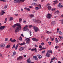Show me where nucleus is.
<instances>
[{
    "instance_id": "f257e3e1",
    "label": "nucleus",
    "mask_w": 63,
    "mask_h": 63,
    "mask_svg": "<svg viewBox=\"0 0 63 63\" xmlns=\"http://www.w3.org/2000/svg\"><path fill=\"white\" fill-rule=\"evenodd\" d=\"M17 26H18L16 28V29L15 30V32L16 33L17 32H18L19 31V30L21 29V28L20 24H17Z\"/></svg>"
},
{
    "instance_id": "f03ea898",
    "label": "nucleus",
    "mask_w": 63,
    "mask_h": 63,
    "mask_svg": "<svg viewBox=\"0 0 63 63\" xmlns=\"http://www.w3.org/2000/svg\"><path fill=\"white\" fill-rule=\"evenodd\" d=\"M33 28L35 32H38V31H39V28L37 27L34 26L33 27Z\"/></svg>"
},
{
    "instance_id": "7ed1b4c3",
    "label": "nucleus",
    "mask_w": 63,
    "mask_h": 63,
    "mask_svg": "<svg viewBox=\"0 0 63 63\" xmlns=\"http://www.w3.org/2000/svg\"><path fill=\"white\" fill-rule=\"evenodd\" d=\"M28 27V26L26 25L24 27L23 29V31H29V29L27 28Z\"/></svg>"
},
{
    "instance_id": "20e7f679",
    "label": "nucleus",
    "mask_w": 63,
    "mask_h": 63,
    "mask_svg": "<svg viewBox=\"0 0 63 63\" xmlns=\"http://www.w3.org/2000/svg\"><path fill=\"white\" fill-rule=\"evenodd\" d=\"M51 16H52V15L51 14H49V13L47 14V15L46 16L49 19H50Z\"/></svg>"
},
{
    "instance_id": "39448f33",
    "label": "nucleus",
    "mask_w": 63,
    "mask_h": 63,
    "mask_svg": "<svg viewBox=\"0 0 63 63\" xmlns=\"http://www.w3.org/2000/svg\"><path fill=\"white\" fill-rule=\"evenodd\" d=\"M4 13H5L4 12V10H1V13H0V16H2V15H3L4 14Z\"/></svg>"
},
{
    "instance_id": "423d86ee",
    "label": "nucleus",
    "mask_w": 63,
    "mask_h": 63,
    "mask_svg": "<svg viewBox=\"0 0 63 63\" xmlns=\"http://www.w3.org/2000/svg\"><path fill=\"white\" fill-rule=\"evenodd\" d=\"M30 39H28L26 41V44H30Z\"/></svg>"
},
{
    "instance_id": "0eeeda50",
    "label": "nucleus",
    "mask_w": 63,
    "mask_h": 63,
    "mask_svg": "<svg viewBox=\"0 0 63 63\" xmlns=\"http://www.w3.org/2000/svg\"><path fill=\"white\" fill-rule=\"evenodd\" d=\"M35 22L36 23H41V20H35Z\"/></svg>"
},
{
    "instance_id": "6e6552de",
    "label": "nucleus",
    "mask_w": 63,
    "mask_h": 63,
    "mask_svg": "<svg viewBox=\"0 0 63 63\" xmlns=\"http://www.w3.org/2000/svg\"><path fill=\"white\" fill-rule=\"evenodd\" d=\"M32 40H33V41H35V42H37V41H38L39 40L38 39H36V38H33L32 39Z\"/></svg>"
},
{
    "instance_id": "1a4fd4ad",
    "label": "nucleus",
    "mask_w": 63,
    "mask_h": 63,
    "mask_svg": "<svg viewBox=\"0 0 63 63\" xmlns=\"http://www.w3.org/2000/svg\"><path fill=\"white\" fill-rule=\"evenodd\" d=\"M31 51H33L34 50H35V52H37V48H33V49H31Z\"/></svg>"
},
{
    "instance_id": "9d476101",
    "label": "nucleus",
    "mask_w": 63,
    "mask_h": 63,
    "mask_svg": "<svg viewBox=\"0 0 63 63\" xmlns=\"http://www.w3.org/2000/svg\"><path fill=\"white\" fill-rule=\"evenodd\" d=\"M5 28V26H1L0 27V30H3V29H4V28Z\"/></svg>"
},
{
    "instance_id": "9b49d317",
    "label": "nucleus",
    "mask_w": 63,
    "mask_h": 63,
    "mask_svg": "<svg viewBox=\"0 0 63 63\" xmlns=\"http://www.w3.org/2000/svg\"><path fill=\"white\" fill-rule=\"evenodd\" d=\"M0 46L1 47H4L5 46V45L4 44L1 43L0 45Z\"/></svg>"
},
{
    "instance_id": "f8f14e48",
    "label": "nucleus",
    "mask_w": 63,
    "mask_h": 63,
    "mask_svg": "<svg viewBox=\"0 0 63 63\" xmlns=\"http://www.w3.org/2000/svg\"><path fill=\"white\" fill-rule=\"evenodd\" d=\"M23 57L20 56L19 57H18L17 58V60H21V59Z\"/></svg>"
},
{
    "instance_id": "ddd939ff",
    "label": "nucleus",
    "mask_w": 63,
    "mask_h": 63,
    "mask_svg": "<svg viewBox=\"0 0 63 63\" xmlns=\"http://www.w3.org/2000/svg\"><path fill=\"white\" fill-rule=\"evenodd\" d=\"M46 56H47V57H49V56H50V54L48 53V52H47Z\"/></svg>"
},
{
    "instance_id": "4468645a",
    "label": "nucleus",
    "mask_w": 63,
    "mask_h": 63,
    "mask_svg": "<svg viewBox=\"0 0 63 63\" xmlns=\"http://www.w3.org/2000/svg\"><path fill=\"white\" fill-rule=\"evenodd\" d=\"M27 62L28 63H31V60L29 58L27 60Z\"/></svg>"
},
{
    "instance_id": "2eb2a0df",
    "label": "nucleus",
    "mask_w": 63,
    "mask_h": 63,
    "mask_svg": "<svg viewBox=\"0 0 63 63\" xmlns=\"http://www.w3.org/2000/svg\"><path fill=\"white\" fill-rule=\"evenodd\" d=\"M55 24V22L54 21H52L51 22V24L52 25H54Z\"/></svg>"
},
{
    "instance_id": "dca6fc26",
    "label": "nucleus",
    "mask_w": 63,
    "mask_h": 63,
    "mask_svg": "<svg viewBox=\"0 0 63 63\" xmlns=\"http://www.w3.org/2000/svg\"><path fill=\"white\" fill-rule=\"evenodd\" d=\"M24 9H25V10H27L28 11H30V9L27 7H25L24 8Z\"/></svg>"
},
{
    "instance_id": "f3484780",
    "label": "nucleus",
    "mask_w": 63,
    "mask_h": 63,
    "mask_svg": "<svg viewBox=\"0 0 63 63\" xmlns=\"http://www.w3.org/2000/svg\"><path fill=\"white\" fill-rule=\"evenodd\" d=\"M37 56L39 58V59H42V56H41V55H37Z\"/></svg>"
},
{
    "instance_id": "a211bd4d",
    "label": "nucleus",
    "mask_w": 63,
    "mask_h": 63,
    "mask_svg": "<svg viewBox=\"0 0 63 63\" xmlns=\"http://www.w3.org/2000/svg\"><path fill=\"white\" fill-rule=\"evenodd\" d=\"M47 8L49 11H50L51 9V7H50V6H48L47 7Z\"/></svg>"
},
{
    "instance_id": "6ab92c4d",
    "label": "nucleus",
    "mask_w": 63,
    "mask_h": 63,
    "mask_svg": "<svg viewBox=\"0 0 63 63\" xmlns=\"http://www.w3.org/2000/svg\"><path fill=\"white\" fill-rule=\"evenodd\" d=\"M33 58H34L36 60H38V59H37V56H33Z\"/></svg>"
},
{
    "instance_id": "aec40b11",
    "label": "nucleus",
    "mask_w": 63,
    "mask_h": 63,
    "mask_svg": "<svg viewBox=\"0 0 63 63\" xmlns=\"http://www.w3.org/2000/svg\"><path fill=\"white\" fill-rule=\"evenodd\" d=\"M26 44V43L25 42H23L21 44L19 43V45L21 46H22V45H25Z\"/></svg>"
},
{
    "instance_id": "412c9836",
    "label": "nucleus",
    "mask_w": 63,
    "mask_h": 63,
    "mask_svg": "<svg viewBox=\"0 0 63 63\" xmlns=\"http://www.w3.org/2000/svg\"><path fill=\"white\" fill-rule=\"evenodd\" d=\"M47 52H49V53L51 54L52 53V51L49 50L47 51Z\"/></svg>"
},
{
    "instance_id": "4be33fe9",
    "label": "nucleus",
    "mask_w": 63,
    "mask_h": 63,
    "mask_svg": "<svg viewBox=\"0 0 63 63\" xmlns=\"http://www.w3.org/2000/svg\"><path fill=\"white\" fill-rule=\"evenodd\" d=\"M58 2V1L57 0H56L54 1V5H55L56 4H57Z\"/></svg>"
},
{
    "instance_id": "5701e85b",
    "label": "nucleus",
    "mask_w": 63,
    "mask_h": 63,
    "mask_svg": "<svg viewBox=\"0 0 63 63\" xmlns=\"http://www.w3.org/2000/svg\"><path fill=\"white\" fill-rule=\"evenodd\" d=\"M24 48L23 47H21L19 49V50L21 51V50H23V49H24Z\"/></svg>"
},
{
    "instance_id": "b1692460",
    "label": "nucleus",
    "mask_w": 63,
    "mask_h": 63,
    "mask_svg": "<svg viewBox=\"0 0 63 63\" xmlns=\"http://www.w3.org/2000/svg\"><path fill=\"white\" fill-rule=\"evenodd\" d=\"M30 16L31 18H32V17H33L34 16V15L32 14H31L30 15Z\"/></svg>"
},
{
    "instance_id": "393cba45",
    "label": "nucleus",
    "mask_w": 63,
    "mask_h": 63,
    "mask_svg": "<svg viewBox=\"0 0 63 63\" xmlns=\"http://www.w3.org/2000/svg\"><path fill=\"white\" fill-rule=\"evenodd\" d=\"M18 40H19L20 41H22V37H21V36H20V37L19 38H18Z\"/></svg>"
},
{
    "instance_id": "a878e982",
    "label": "nucleus",
    "mask_w": 63,
    "mask_h": 63,
    "mask_svg": "<svg viewBox=\"0 0 63 63\" xmlns=\"http://www.w3.org/2000/svg\"><path fill=\"white\" fill-rule=\"evenodd\" d=\"M14 2L15 3H18V1H17V0H14Z\"/></svg>"
},
{
    "instance_id": "bb28decb",
    "label": "nucleus",
    "mask_w": 63,
    "mask_h": 63,
    "mask_svg": "<svg viewBox=\"0 0 63 63\" xmlns=\"http://www.w3.org/2000/svg\"><path fill=\"white\" fill-rule=\"evenodd\" d=\"M58 7H59V8H62V7H63V5H59L58 6Z\"/></svg>"
},
{
    "instance_id": "cd10ccee",
    "label": "nucleus",
    "mask_w": 63,
    "mask_h": 63,
    "mask_svg": "<svg viewBox=\"0 0 63 63\" xmlns=\"http://www.w3.org/2000/svg\"><path fill=\"white\" fill-rule=\"evenodd\" d=\"M16 52L15 51L14 52V53H13V54L12 56H14V55H16Z\"/></svg>"
},
{
    "instance_id": "c85d7f7f",
    "label": "nucleus",
    "mask_w": 63,
    "mask_h": 63,
    "mask_svg": "<svg viewBox=\"0 0 63 63\" xmlns=\"http://www.w3.org/2000/svg\"><path fill=\"white\" fill-rule=\"evenodd\" d=\"M10 47V45H8L6 46L7 48H8Z\"/></svg>"
},
{
    "instance_id": "c756f323",
    "label": "nucleus",
    "mask_w": 63,
    "mask_h": 63,
    "mask_svg": "<svg viewBox=\"0 0 63 63\" xmlns=\"http://www.w3.org/2000/svg\"><path fill=\"white\" fill-rule=\"evenodd\" d=\"M59 13V11L57 10L56 11L55 13V14H58Z\"/></svg>"
},
{
    "instance_id": "7c9ffc66",
    "label": "nucleus",
    "mask_w": 63,
    "mask_h": 63,
    "mask_svg": "<svg viewBox=\"0 0 63 63\" xmlns=\"http://www.w3.org/2000/svg\"><path fill=\"white\" fill-rule=\"evenodd\" d=\"M55 41H56V43H58L59 42V41L57 39L55 38Z\"/></svg>"
},
{
    "instance_id": "2f4dec72",
    "label": "nucleus",
    "mask_w": 63,
    "mask_h": 63,
    "mask_svg": "<svg viewBox=\"0 0 63 63\" xmlns=\"http://www.w3.org/2000/svg\"><path fill=\"white\" fill-rule=\"evenodd\" d=\"M16 26H17V24H15V25L13 26V28H15V27H16Z\"/></svg>"
},
{
    "instance_id": "473e14b6",
    "label": "nucleus",
    "mask_w": 63,
    "mask_h": 63,
    "mask_svg": "<svg viewBox=\"0 0 63 63\" xmlns=\"http://www.w3.org/2000/svg\"><path fill=\"white\" fill-rule=\"evenodd\" d=\"M16 41V39H14L12 41V43H15Z\"/></svg>"
},
{
    "instance_id": "72a5a7b5",
    "label": "nucleus",
    "mask_w": 63,
    "mask_h": 63,
    "mask_svg": "<svg viewBox=\"0 0 63 63\" xmlns=\"http://www.w3.org/2000/svg\"><path fill=\"white\" fill-rule=\"evenodd\" d=\"M29 33L30 34V36H31L32 35V34H31L32 32L31 31H29Z\"/></svg>"
},
{
    "instance_id": "f704fd0d",
    "label": "nucleus",
    "mask_w": 63,
    "mask_h": 63,
    "mask_svg": "<svg viewBox=\"0 0 63 63\" xmlns=\"http://www.w3.org/2000/svg\"><path fill=\"white\" fill-rule=\"evenodd\" d=\"M10 20H13L14 19V18L12 17H11L10 18Z\"/></svg>"
},
{
    "instance_id": "c9c22d12",
    "label": "nucleus",
    "mask_w": 63,
    "mask_h": 63,
    "mask_svg": "<svg viewBox=\"0 0 63 63\" xmlns=\"http://www.w3.org/2000/svg\"><path fill=\"white\" fill-rule=\"evenodd\" d=\"M32 5H34V6H36V5H37V3H32Z\"/></svg>"
},
{
    "instance_id": "e433bc0d",
    "label": "nucleus",
    "mask_w": 63,
    "mask_h": 63,
    "mask_svg": "<svg viewBox=\"0 0 63 63\" xmlns=\"http://www.w3.org/2000/svg\"><path fill=\"white\" fill-rule=\"evenodd\" d=\"M21 20H22V19H21V18H20L19 19V22H21Z\"/></svg>"
},
{
    "instance_id": "4c0bfd02",
    "label": "nucleus",
    "mask_w": 63,
    "mask_h": 63,
    "mask_svg": "<svg viewBox=\"0 0 63 63\" xmlns=\"http://www.w3.org/2000/svg\"><path fill=\"white\" fill-rule=\"evenodd\" d=\"M51 33V32H49L48 31H47L46 32V33L47 34H50V33Z\"/></svg>"
},
{
    "instance_id": "58836bf2",
    "label": "nucleus",
    "mask_w": 63,
    "mask_h": 63,
    "mask_svg": "<svg viewBox=\"0 0 63 63\" xmlns=\"http://www.w3.org/2000/svg\"><path fill=\"white\" fill-rule=\"evenodd\" d=\"M8 38H5V42H7V41H8Z\"/></svg>"
},
{
    "instance_id": "ea45409f",
    "label": "nucleus",
    "mask_w": 63,
    "mask_h": 63,
    "mask_svg": "<svg viewBox=\"0 0 63 63\" xmlns=\"http://www.w3.org/2000/svg\"><path fill=\"white\" fill-rule=\"evenodd\" d=\"M18 3H20L21 2V0H17Z\"/></svg>"
},
{
    "instance_id": "a19ab883",
    "label": "nucleus",
    "mask_w": 63,
    "mask_h": 63,
    "mask_svg": "<svg viewBox=\"0 0 63 63\" xmlns=\"http://www.w3.org/2000/svg\"><path fill=\"white\" fill-rule=\"evenodd\" d=\"M59 33L60 35H62V33L61 31H60L59 32Z\"/></svg>"
},
{
    "instance_id": "79ce46f5",
    "label": "nucleus",
    "mask_w": 63,
    "mask_h": 63,
    "mask_svg": "<svg viewBox=\"0 0 63 63\" xmlns=\"http://www.w3.org/2000/svg\"><path fill=\"white\" fill-rule=\"evenodd\" d=\"M23 23H25V24H26V21L25 20H24V21H23Z\"/></svg>"
},
{
    "instance_id": "37998d69",
    "label": "nucleus",
    "mask_w": 63,
    "mask_h": 63,
    "mask_svg": "<svg viewBox=\"0 0 63 63\" xmlns=\"http://www.w3.org/2000/svg\"><path fill=\"white\" fill-rule=\"evenodd\" d=\"M55 57H54L53 58L51 59V60H53L54 59H55Z\"/></svg>"
},
{
    "instance_id": "c03bdc74",
    "label": "nucleus",
    "mask_w": 63,
    "mask_h": 63,
    "mask_svg": "<svg viewBox=\"0 0 63 63\" xmlns=\"http://www.w3.org/2000/svg\"><path fill=\"white\" fill-rule=\"evenodd\" d=\"M39 48H42V46H41V45H39Z\"/></svg>"
},
{
    "instance_id": "a18cd8bd",
    "label": "nucleus",
    "mask_w": 63,
    "mask_h": 63,
    "mask_svg": "<svg viewBox=\"0 0 63 63\" xmlns=\"http://www.w3.org/2000/svg\"><path fill=\"white\" fill-rule=\"evenodd\" d=\"M17 47H18V46L16 45L15 48V49H17Z\"/></svg>"
},
{
    "instance_id": "49530a36",
    "label": "nucleus",
    "mask_w": 63,
    "mask_h": 63,
    "mask_svg": "<svg viewBox=\"0 0 63 63\" xmlns=\"http://www.w3.org/2000/svg\"><path fill=\"white\" fill-rule=\"evenodd\" d=\"M33 27V26L32 25H30L29 26V28H31V27Z\"/></svg>"
},
{
    "instance_id": "de8ad7c7",
    "label": "nucleus",
    "mask_w": 63,
    "mask_h": 63,
    "mask_svg": "<svg viewBox=\"0 0 63 63\" xmlns=\"http://www.w3.org/2000/svg\"><path fill=\"white\" fill-rule=\"evenodd\" d=\"M48 44L49 45H51V42H48Z\"/></svg>"
},
{
    "instance_id": "09e8293b",
    "label": "nucleus",
    "mask_w": 63,
    "mask_h": 63,
    "mask_svg": "<svg viewBox=\"0 0 63 63\" xmlns=\"http://www.w3.org/2000/svg\"><path fill=\"white\" fill-rule=\"evenodd\" d=\"M15 45H14L13 47H12V48L13 49V48H15Z\"/></svg>"
},
{
    "instance_id": "8fccbe9b",
    "label": "nucleus",
    "mask_w": 63,
    "mask_h": 63,
    "mask_svg": "<svg viewBox=\"0 0 63 63\" xmlns=\"http://www.w3.org/2000/svg\"><path fill=\"white\" fill-rule=\"evenodd\" d=\"M36 10H38L39 9V8L38 7H36L35 8Z\"/></svg>"
},
{
    "instance_id": "3c124183",
    "label": "nucleus",
    "mask_w": 63,
    "mask_h": 63,
    "mask_svg": "<svg viewBox=\"0 0 63 63\" xmlns=\"http://www.w3.org/2000/svg\"><path fill=\"white\" fill-rule=\"evenodd\" d=\"M28 39H29V38H25V41H26V40H28Z\"/></svg>"
},
{
    "instance_id": "603ef678",
    "label": "nucleus",
    "mask_w": 63,
    "mask_h": 63,
    "mask_svg": "<svg viewBox=\"0 0 63 63\" xmlns=\"http://www.w3.org/2000/svg\"><path fill=\"white\" fill-rule=\"evenodd\" d=\"M21 2H24V1H25V0H21Z\"/></svg>"
},
{
    "instance_id": "864d4df0",
    "label": "nucleus",
    "mask_w": 63,
    "mask_h": 63,
    "mask_svg": "<svg viewBox=\"0 0 63 63\" xmlns=\"http://www.w3.org/2000/svg\"><path fill=\"white\" fill-rule=\"evenodd\" d=\"M58 47H59V46H56L55 47V48L56 49H57V48H58Z\"/></svg>"
},
{
    "instance_id": "5fc2aeb1",
    "label": "nucleus",
    "mask_w": 63,
    "mask_h": 63,
    "mask_svg": "<svg viewBox=\"0 0 63 63\" xmlns=\"http://www.w3.org/2000/svg\"><path fill=\"white\" fill-rule=\"evenodd\" d=\"M55 10V8L54 9H53H53H51V11H54V10Z\"/></svg>"
},
{
    "instance_id": "6e6d98bb",
    "label": "nucleus",
    "mask_w": 63,
    "mask_h": 63,
    "mask_svg": "<svg viewBox=\"0 0 63 63\" xmlns=\"http://www.w3.org/2000/svg\"><path fill=\"white\" fill-rule=\"evenodd\" d=\"M46 52L45 50L43 51L42 52V53H45Z\"/></svg>"
},
{
    "instance_id": "4d7b16f0",
    "label": "nucleus",
    "mask_w": 63,
    "mask_h": 63,
    "mask_svg": "<svg viewBox=\"0 0 63 63\" xmlns=\"http://www.w3.org/2000/svg\"><path fill=\"white\" fill-rule=\"evenodd\" d=\"M12 40H13V38H11L10 39V41H12Z\"/></svg>"
},
{
    "instance_id": "13d9d810",
    "label": "nucleus",
    "mask_w": 63,
    "mask_h": 63,
    "mask_svg": "<svg viewBox=\"0 0 63 63\" xmlns=\"http://www.w3.org/2000/svg\"><path fill=\"white\" fill-rule=\"evenodd\" d=\"M34 46L36 47H38V46H37V45H34Z\"/></svg>"
},
{
    "instance_id": "bf43d9fd",
    "label": "nucleus",
    "mask_w": 63,
    "mask_h": 63,
    "mask_svg": "<svg viewBox=\"0 0 63 63\" xmlns=\"http://www.w3.org/2000/svg\"><path fill=\"white\" fill-rule=\"evenodd\" d=\"M7 7V5H5L4 7V9H6Z\"/></svg>"
},
{
    "instance_id": "052dcab7",
    "label": "nucleus",
    "mask_w": 63,
    "mask_h": 63,
    "mask_svg": "<svg viewBox=\"0 0 63 63\" xmlns=\"http://www.w3.org/2000/svg\"><path fill=\"white\" fill-rule=\"evenodd\" d=\"M38 6H39V8H41V5L40 4L38 5Z\"/></svg>"
},
{
    "instance_id": "680f3d73",
    "label": "nucleus",
    "mask_w": 63,
    "mask_h": 63,
    "mask_svg": "<svg viewBox=\"0 0 63 63\" xmlns=\"http://www.w3.org/2000/svg\"><path fill=\"white\" fill-rule=\"evenodd\" d=\"M23 56H24V57H25H25H26V55H24Z\"/></svg>"
},
{
    "instance_id": "e2e57ef3",
    "label": "nucleus",
    "mask_w": 63,
    "mask_h": 63,
    "mask_svg": "<svg viewBox=\"0 0 63 63\" xmlns=\"http://www.w3.org/2000/svg\"><path fill=\"white\" fill-rule=\"evenodd\" d=\"M29 7L30 8H33V7L32 6H30Z\"/></svg>"
},
{
    "instance_id": "0e129e2a",
    "label": "nucleus",
    "mask_w": 63,
    "mask_h": 63,
    "mask_svg": "<svg viewBox=\"0 0 63 63\" xmlns=\"http://www.w3.org/2000/svg\"><path fill=\"white\" fill-rule=\"evenodd\" d=\"M15 16H18V14H15Z\"/></svg>"
},
{
    "instance_id": "69168bd1",
    "label": "nucleus",
    "mask_w": 63,
    "mask_h": 63,
    "mask_svg": "<svg viewBox=\"0 0 63 63\" xmlns=\"http://www.w3.org/2000/svg\"><path fill=\"white\" fill-rule=\"evenodd\" d=\"M7 18H5V21H7Z\"/></svg>"
},
{
    "instance_id": "338daca9",
    "label": "nucleus",
    "mask_w": 63,
    "mask_h": 63,
    "mask_svg": "<svg viewBox=\"0 0 63 63\" xmlns=\"http://www.w3.org/2000/svg\"><path fill=\"white\" fill-rule=\"evenodd\" d=\"M21 36H22V37H24V36H23V34H21Z\"/></svg>"
},
{
    "instance_id": "774afa93",
    "label": "nucleus",
    "mask_w": 63,
    "mask_h": 63,
    "mask_svg": "<svg viewBox=\"0 0 63 63\" xmlns=\"http://www.w3.org/2000/svg\"><path fill=\"white\" fill-rule=\"evenodd\" d=\"M44 43L43 42H42L41 44V45H44Z\"/></svg>"
}]
</instances>
